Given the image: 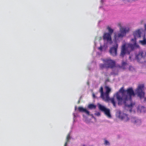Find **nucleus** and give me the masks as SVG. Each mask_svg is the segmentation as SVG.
I'll list each match as a JSON object with an SVG mask.
<instances>
[{"instance_id": "nucleus-1", "label": "nucleus", "mask_w": 146, "mask_h": 146, "mask_svg": "<svg viewBox=\"0 0 146 146\" xmlns=\"http://www.w3.org/2000/svg\"><path fill=\"white\" fill-rule=\"evenodd\" d=\"M144 85L143 84H139L137 88L134 92L133 89L129 88L126 91H124L123 88L121 89L119 91L115 94L114 98L111 100V102L114 105L118 102L119 104L125 103L126 101L130 100L135 94L140 98L144 97Z\"/></svg>"}, {"instance_id": "nucleus-2", "label": "nucleus", "mask_w": 146, "mask_h": 146, "mask_svg": "<svg viewBox=\"0 0 146 146\" xmlns=\"http://www.w3.org/2000/svg\"><path fill=\"white\" fill-rule=\"evenodd\" d=\"M142 31V29H138L133 32V35L134 38L131 39V44L126 42L123 43L121 48V56H123L125 54H129L134 48L138 47L136 40L140 36Z\"/></svg>"}, {"instance_id": "nucleus-3", "label": "nucleus", "mask_w": 146, "mask_h": 146, "mask_svg": "<svg viewBox=\"0 0 146 146\" xmlns=\"http://www.w3.org/2000/svg\"><path fill=\"white\" fill-rule=\"evenodd\" d=\"M117 26L119 28V32L115 33L114 35V40L115 41H118L119 38H123L126 36V33L130 31V28L128 27H124L123 24L119 22L117 24Z\"/></svg>"}, {"instance_id": "nucleus-4", "label": "nucleus", "mask_w": 146, "mask_h": 146, "mask_svg": "<svg viewBox=\"0 0 146 146\" xmlns=\"http://www.w3.org/2000/svg\"><path fill=\"white\" fill-rule=\"evenodd\" d=\"M104 89L105 91V93H104L103 92V88L102 87H101L100 90V92H101V97L103 99V100H104L105 101H108L109 100H110L111 102V103L113 104V105L114 106H115V105L117 103L118 104H119L118 102H117L115 103V105H114L111 102V100L114 99V96L115 94H116V93L114 94L113 98L110 99L109 98V96L110 93L111 91V88L108 86H106L105 87ZM119 91H119L118 92H117V93H118ZM117 93V92L116 93Z\"/></svg>"}, {"instance_id": "nucleus-5", "label": "nucleus", "mask_w": 146, "mask_h": 146, "mask_svg": "<svg viewBox=\"0 0 146 146\" xmlns=\"http://www.w3.org/2000/svg\"><path fill=\"white\" fill-rule=\"evenodd\" d=\"M126 108L131 112H135L136 111L138 112H142L143 111L142 109L144 108L143 107H141L142 110H139L135 106V104L131 102H130L129 104L126 105Z\"/></svg>"}, {"instance_id": "nucleus-6", "label": "nucleus", "mask_w": 146, "mask_h": 146, "mask_svg": "<svg viewBox=\"0 0 146 146\" xmlns=\"http://www.w3.org/2000/svg\"><path fill=\"white\" fill-rule=\"evenodd\" d=\"M98 106L99 108L104 112L106 117L109 119L111 118L112 116L110 110L100 104H98Z\"/></svg>"}, {"instance_id": "nucleus-7", "label": "nucleus", "mask_w": 146, "mask_h": 146, "mask_svg": "<svg viewBox=\"0 0 146 146\" xmlns=\"http://www.w3.org/2000/svg\"><path fill=\"white\" fill-rule=\"evenodd\" d=\"M116 116L119 119H122L125 121H129L128 116L124 112L119 110L116 113Z\"/></svg>"}, {"instance_id": "nucleus-8", "label": "nucleus", "mask_w": 146, "mask_h": 146, "mask_svg": "<svg viewBox=\"0 0 146 146\" xmlns=\"http://www.w3.org/2000/svg\"><path fill=\"white\" fill-rule=\"evenodd\" d=\"M78 109L80 111L84 112L88 115V116L86 118L87 120L88 121V119L93 118V115L92 114H90L89 111L86 109L83 108L82 107H80L78 108Z\"/></svg>"}, {"instance_id": "nucleus-9", "label": "nucleus", "mask_w": 146, "mask_h": 146, "mask_svg": "<svg viewBox=\"0 0 146 146\" xmlns=\"http://www.w3.org/2000/svg\"><path fill=\"white\" fill-rule=\"evenodd\" d=\"M118 45L116 44L114 46L111 47L110 50V52L111 55L113 56H115L117 54V49Z\"/></svg>"}, {"instance_id": "nucleus-10", "label": "nucleus", "mask_w": 146, "mask_h": 146, "mask_svg": "<svg viewBox=\"0 0 146 146\" xmlns=\"http://www.w3.org/2000/svg\"><path fill=\"white\" fill-rule=\"evenodd\" d=\"M111 35L108 33H105L103 36V38L107 40L108 42H110L111 41Z\"/></svg>"}, {"instance_id": "nucleus-11", "label": "nucleus", "mask_w": 146, "mask_h": 146, "mask_svg": "<svg viewBox=\"0 0 146 146\" xmlns=\"http://www.w3.org/2000/svg\"><path fill=\"white\" fill-rule=\"evenodd\" d=\"M129 120L134 123L137 125L141 123V120L135 117H131L130 119L129 118Z\"/></svg>"}, {"instance_id": "nucleus-12", "label": "nucleus", "mask_w": 146, "mask_h": 146, "mask_svg": "<svg viewBox=\"0 0 146 146\" xmlns=\"http://www.w3.org/2000/svg\"><path fill=\"white\" fill-rule=\"evenodd\" d=\"M106 64L109 65L111 67H113L115 66V62L110 59H106Z\"/></svg>"}, {"instance_id": "nucleus-13", "label": "nucleus", "mask_w": 146, "mask_h": 146, "mask_svg": "<svg viewBox=\"0 0 146 146\" xmlns=\"http://www.w3.org/2000/svg\"><path fill=\"white\" fill-rule=\"evenodd\" d=\"M136 59L138 61L141 62H143L144 58L142 56V53H140L137 55L136 57Z\"/></svg>"}, {"instance_id": "nucleus-14", "label": "nucleus", "mask_w": 146, "mask_h": 146, "mask_svg": "<svg viewBox=\"0 0 146 146\" xmlns=\"http://www.w3.org/2000/svg\"><path fill=\"white\" fill-rule=\"evenodd\" d=\"M143 40H140L139 43L142 45H144L146 44V38L144 36H143Z\"/></svg>"}, {"instance_id": "nucleus-15", "label": "nucleus", "mask_w": 146, "mask_h": 146, "mask_svg": "<svg viewBox=\"0 0 146 146\" xmlns=\"http://www.w3.org/2000/svg\"><path fill=\"white\" fill-rule=\"evenodd\" d=\"M104 144L105 145H110V143L109 141L107 139L104 140Z\"/></svg>"}, {"instance_id": "nucleus-16", "label": "nucleus", "mask_w": 146, "mask_h": 146, "mask_svg": "<svg viewBox=\"0 0 146 146\" xmlns=\"http://www.w3.org/2000/svg\"><path fill=\"white\" fill-rule=\"evenodd\" d=\"M107 29L109 31V33L111 35V34L113 31V30L110 27H107Z\"/></svg>"}, {"instance_id": "nucleus-17", "label": "nucleus", "mask_w": 146, "mask_h": 146, "mask_svg": "<svg viewBox=\"0 0 146 146\" xmlns=\"http://www.w3.org/2000/svg\"><path fill=\"white\" fill-rule=\"evenodd\" d=\"M96 107L93 104H90L88 106V108L90 109L95 108Z\"/></svg>"}, {"instance_id": "nucleus-18", "label": "nucleus", "mask_w": 146, "mask_h": 146, "mask_svg": "<svg viewBox=\"0 0 146 146\" xmlns=\"http://www.w3.org/2000/svg\"><path fill=\"white\" fill-rule=\"evenodd\" d=\"M70 139V135H68L66 137V142L64 144V146H66V145H67V142Z\"/></svg>"}, {"instance_id": "nucleus-19", "label": "nucleus", "mask_w": 146, "mask_h": 146, "mask_svg": "<svg viewBox=\"0 0 146 146\" xmlns=\"http://www.w3.org/2000/svg\"><path fill=\"white\" fill-rule=\"evenodd\" d=\"M102 39V38L101 37H100V36H98V37H97L96 38V40H101Z\"/></svg>"}, {"instance_id": "nucleus-20", "label": "nucleus", "mask_w": 146, "mask_h": 146, "mask_svg": "<svg viewBox=\"0 0 146 146\" xmlns=\"http://www.w3.org/2000/svg\"><path fill=\"white\" fill-rule=\"evenodd\" d=\"M144 23V21L143 20H141L139 22V23L140 25H142Z\"/></svg>"}, {"instance_id": "nucleus-21", "label": "nucleus", "mask_w": 146, "mask_h": 146, "mask_svg": "<svg viewBox=\"0 0 146 146\" xmlns=\"http://www.w3.org/2000/svg\"><path fill=\"white\" fill-rule=\"evenodd\" d=\"M96 115L98 116H99L100 115V113L99 112H98L96 114Z\"/></svg>"}, {"instance_id": "nucleus-22", "label": "nucleus", "mask_w": 146, "mask_h": 146, "mask_svg": "<svg viewBox=\"0 0 146 146\" xmlns=\"http://www.w3.org/2000/svg\"><path fill=\"white\" fill-rule=\"evenodd\" d=\"M103 48L102 47V46H101L99 48V49L100 50H102L103 49Z\"/></svg>"}, {"instance_id": "nucleus-23", "label": "nucleus", "mask_w": 146, "mask_h": 146, "mask_svg": "<svg viewBox=\"0 0 146 146\" xmlns=\"http://www.w3.org/2000/svg\"><path fill=\"white\" fill-rule=\"evenodd\" d=\"M144 28H145V30H146V24H145L144 26Z\"/></svg>"}, {"instance_id": "nucleus-24", "label": "nucleus", "mask_w": 146, "mask_h": 146, "mask_svg": "<svg viewBox=\"0 0 146 146\" xmlns=\"http://www.w3.org/2000/svg\"><path fill=\"white\" fill-rule=\"evenodd\" d=\"M93 96L94 98L95 97V95H94V94H93Z\"/></svg>"}]
</instances>
